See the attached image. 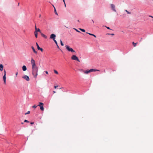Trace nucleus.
Wrapping results in <instances>:
<instances>
[{"label": "nucleus", "instance_id": "obj_17", "mask_svg": "<svg viewBox=\"0 0 153 153\" xmlns=\"http://www.w3.org/2000/svg\"><path fill=\"white\" fill-rule=\"evenodd\" d=\"M43 105H44V104L43 103L40 102H39V105H38V106H39L40 107L42 106H43Z\"/></svg>", "mask_w": 153, "mask_h": 153}, {"label": "nucleus", "instance_id": "obj_16", "mask_svg": "<svg viewBox=\"0 0 153 153\" xmlns=\"http://www.w3.org/2000/svg\"><path fill=\"white\" fill-rule=\"evenodd\" d=\"M86 33L87 34H89L91 36H94V37L95 38L96 37V36L95 35H94V34L90 33H88V32H86Z\"/></svg>", "mask_w": 153, "mask_h": 153}, {"label": "nucleus", "instance_id": "obj_20", "mask_svg": "<svg viewBox=\"0 0 153 153\" xmlns=\"http://www.w3.org/2000/svg\"><path fill=\"white\" fill-rule=\"evenodd\" d=\"M53 7L54 8V12H55V14H56V15H57V12H56V9L54 6L53 5Z\"/></svg>", "mask_w": 153, "mask_h": 153}, {"label": "nucleus", "instance_id": "obj_19", "mask_svg": "<svg viewBox=\"0 0 153 153\" xmlns=\"http://www.w3.org/2000/svg\"><path fill=\"white\" fill-rule=\"evenodd\" d=\"M137 44V43H134V42H132V44L134 47L136 46V45Z\"/></svg>", "mask_w": 153, "mask_h": 153}, {"label": "nucleus", "instance_id": "obj_5", "mask_svg": "<svg viewBox=\"0 0 153 153\" xmlns=\"http://www.w3.org/2000/svg\"><path fill=\"white\" fill-rule=\"evenodd\" d=\"M22 77L27 81H29L30 80L29 76L27 75H25L24 76H22Z\"/></svg>", "mask_w": 153, "mask_h": 153}, {"label": "nucleus", "instance_id": "obj_8", "mask_svg": "<svg viewBox=\"0 0 153 153\" xmlns=\"http://www.w3.org/2000/svg\"><path fill=\"white\" fill-rule=\"evenodd\" d=\"M56 36L55 34H52L50 36V38L54 40L55 39Z\"/></svg>", "mask_w": 153, "mask_h": 153}, {"label": "nucleus", "instance_id": "obj_39", "mask_svg": "<svg viewBox=\"0 0 153 153\" xmlns=\"http://www.w3.org/2000/svg\"><path fill=\"white\" fill-rule=\"evenodd\" d=\"M64 4V6H65V7H66V5L65 3V4Z\"/></svg>", "mask_w": 153, "mask_h": 153}, {"label": "nucleus", "instance_id": "obj_25", "mask_svg": "<svg viewBox=\"0 0 153 153\" xmlns=\"http://www.w3.org/2000/svg\"><path fill=\"white\" fill-rule=\"evenodd\" d=\"M30 111H28L26 113H25V115L27 114H30Z\"/></svg>", "mask_w": 153, "mask_h": 153}, {"label": "nucleus", "instance_id": "obj_33", "mask_svg": "<svg viewBox=\"0 0 153 153\" xmlns=\"http://www.w3.org/2000/svg\"><path fill=\"white\" fill-rule=\"evenodd\" d=\"M45 72L47 74H48V73L47 71H45Z\"/></svg>", "mask_w": 153, "mask_h": 153}, {"label": "nucleus", "instance_id": "obj_6", "mask_svg": "<svg viewBox=\"0 0 153 153\" xmlns=\"http://www.w3.org/2000/svg\"><path fill=\"white\" fill-rule=\"evenodd\" d=\"M36 45L37 48V49L39 50H40L41 52H42L43 51V49L42 48H40L39 46L37 43H36Z\"/></svg>", "mask_w": 153, "mask_h": 153}, {"label": "nucleus", "instance_id": "obj_43", "mask_svg": "<svg viewBox=\"0 0 153 153\" xmlns=\"http://www.w3.org/2000/svg\"><path fill=\"white\" fill-rule=\"evenodd\" d=\"M19 3H18V6H19Z\"/></svg>", "mask_w": 153, "mask_h": 153}, {"label": "nucleus", "instance_id": "obj_2", "mask_svg": "<svg viewBox=\"0 0 153 153\" xmlns=\"http://www.w3.org/2000/svg\"><path fill=\"white\" fill-rule=\"evenodd\" d=\"M65 47L67 50L69 51H70L72 53H76L75 51L72 48H71L68 45H66Z\"/></svg>", "mask_w": 153, "mask_h": 153}, {"label": "nucleus", "instance_id": "obj_36", "mask_svg": "<svg viewBox=\"0 0 153 153\" xmlns=\"http://www.w3.org/2000/svg\"><path fill=\"white\" fill-rule=\"evenodd\" d=\"M106 27L108 29H110V28L109 27Z\"/></svg>", "mask_w": 153, "mask_h": 153}, {"label": "nucleus", "instance_id": "obj_4", "mask_svg": "<svg viewBox=\"0 0 153 153\" xmlns=\"http://www.w3.org/2000/svg\"><path fill=\"white\" fill-rule=\"evenodd\" d=\"M4 75L3 77V80L4 81V84H5L6 83V71L5 70H4Z\"/></svg>", "mask_w": 153, "mask_h": 153}, {"label": "nucleus", "instance_id": "obj_30", "mask_svg": "<svg viewBox=\"0 0 153 153\" xmlns=\"http://www.w3.org/2000/svg\"><path fill=\"white\" fill-rule=\"evenodd\" d=\"M74 30H75L77 32H79V33L80 32V31H79L77 29H76L75 28H74Z\"/></svg>", "mask_w": 153, "mask_h": 153}, {"label": "nucleus", "instance_id": "obj_10", "mask_svg": "<svg viewBox=\"0 0 153 153\" xmlns=\"http://www.w3.org/2000/svg\"><path fill=\"white\" fill-rule=\"evenodd\" d=\"M100 71L98 70L95 69H91L90 70V72H93V71Z\"/></svg>", "mask_w": 153, "mask_h": 153}, {"label": "nucleus", "instance_id": "obj_9", "mask_svg": "<svg viewBox=\"0 0 153 153\" xmlns=\"http://www.w3.org/2000/svg\"><path fill=\"white\" fill-rule=\"evenodd\" d=\"M35 31H36V32H39L40 33H41L40 29H39V28H37L36 25H35Z\"/></svg>", "mask_w": 153, "mask_h": 153}, {"label": "nucleus", "instance_id": "obj_13", "mask_svg": "<svg viewBox=\"0 0 153 153\" xmlns=\"http://www.w3.org/2000/svg\"><path fill=\"white\" fill-rule=\"evenodd\" d=\"M3 69V66L2 64L0 65V71H2Z\"/></svg>", "mask_w": 153, "mask_h": 153}, {"label": "nucleus", "instance_id": "obj_35", "mask_svg": "<svg viewBox=\"0 0 153 153\" xmlns=\"http://www.w3.org/2000/svg\"><path fill=\"white\" fill-rule=\"evenodd\" d=\"M34 123V122H31L30 123V124H33Z\"/></svg>", "mask_w": 153, "mask_h": 153}, {"label": "nucleus", "instance_id": "obj_40", "mask_svg": "<svg viewBox=\"0 0 153 153\" xmlns=\"http://www.w3.org/2000/svg\"><path fill=\"white\" fill-rule=\"evenodd\" d=\"M53 92L54 94L56 93V91H53Z\"/></svg>", "mask_w": 153, "mask_h": 153}, {"label": "nucleus", "instance_id": "obj_18", "mask_svg": "<svg viewBox=\"0 0 153 153\" xmlns=\"http://www.w3.org/2000/svg\"><path fill=\"white\" fill-rule=\"evenodd\" d=\"M34 34H35V36L37 38V35H38V33H37V32H36V31H35Z\"/></svg>", "mask_w": 153, "mask_h": 153}, {"label": "nucleus", "instance_id": "obj_42", "mask_svg": "<svg viewBox=\"0 0 153 153\" xmlns=\"http://www.w3.org/2000/svg\"><path fill=\"white\" fill-rule=\"evenodd\" d=\"M77 21H78V22H79V20H77Z\"/></svg>", "mask_w": 153, "mask_h": 153}, {"label": "nucleus", "instance_id": "obj_31", "mask_svg": "<svg viewBox=\"0 0 153 153\" xmlns=\"http://www.w3.org/2000/svg\"><path fill=\"white\" fill-rule=\"evenodd\" d=\"M110 34V35H111L112 36H114V34L113 33H112V34Z\"/></svg>", "mask_w": 153, "mask_h": 153}, {"label": "nucleus", "instance_id": "obj_32", "mask_svg": "<svg viewBox=\"0 0 153 153\" xmlns=\"http://www.w3.org/2000/svg\"><path fill=\"white\" fill-rule=\"evenodd\" d=\"M18 74V72H16V77L17 76Z\"/></svg>", "mask_w": 153, "mask_h": 153}, {"label": "nucleus", "instance_id": "obj_27", "mask_svg": "<svg viewBox=\"0 0 153 153\" xmlns=\"http://www.w3.org/2000/svg\"><path fill=\"white\" fill-rule=\"evenodd\" d=\"M37 107V106H36V105H34L33 106V108H36Z\"/></svg>", "mask_w": 153, "mask_h": 153}, {"label": "nucleus", "instance_id": "obj_23", "mask_svg": "<svg viewBox=\"0 0 153 153\" xmlns=\"http://www.w3.org/2000/svg\"><path fill=\"white\" fill-rule=\"evenodd\" d=\"M79 29L81 30V31H82L83 32H85V30L84 29H81V28H79Z\"/></svg>", "mask_w": 153, "mask_h": 153}, {"label": "nucleus", "instance_id": "obj_22", "mask_svg": "<svg viewBox=\"0 0 153 153\" xmlns=\"http://www.w3.org/2000/svg\"><path fill=\"white\" fill-rule=\"evenodd\" d=\"M40 109L42 111H43L44 110V108L43 107V106H41V107H40Z\"/></svg>", "mask_w": 153, "mask_h": 153}, {"label": "nucleus", "instance_id": "obj_26", "mask_svg": "<svg viewBox=\"0 0 153 153\" xmlns=\"http://www.w3.org/2000/svg\"><path fill=\"white\" fill-rule=\"evenodd\" d=\"M54 42H55V43L57 45V43L56 41L55 40V39L53 40Z\"/></svg>", "mask_w": 153, "mask_h": 153}, {"label": "nucleus", "instance_id": "obj_7", "mask_svg": "<svg viewBox=\"0 0 153 153\" xmlns=\"http://www.w3.org/2000/svg\"><path fill=\"white\" fill-rule=\"evenodd\" d=\"M111 7L112 9L114 11L116 12V10H115V5L114 4H111Z\"/></svg>", "mask_w": 153, "mask_h": 153}, {"label": "nucleus", "instance_id": "obj_34", "mask_svg": "<svg viewBox=\"0 0 153 153\" xmlns=\"http://www.w3.org/2000/svg\"><path fill=\"white\" fill-rule=\"evenodd\" d=\"M57 87H58V86L57 85V86H54V87L55 88V89Z\"/></svg>", "mask_w": 153, "mask_h": 153}, {"label": "nucleus", "instance_id": "obj_21", "mask_svg": "<svg viewBox=\"0 0 153 153\" xmlns=\"http://www.w3.org/2000/svg\"><path fill=\"white\" fill-rule=\"evenodd\" d=\"M53 71H54V72L56 74H58V72L56 70H53Z\"/></svg>", "mask_w": 153, "mask_h": 153}, {"label": "nucleus", "instance_id": "obj_24", "mask_svg": "<svg viewBox=\"0 0 153 153\" xmlns=\"http://www.w3.org/2000/svg\"><path fill=\"white\" fill-rule=\"evenodd\" d=\"M60 43H61V45L62 46H63L64 45V44L62 42V40H60Z\"/></svg>", "mask_w": 153, "mask_h": 153}, {"label": "nucleus", "instance_id": "obj_37", "mask_svg": "<svg viewBox=\"0 0 153 153\" xmlns=\"http://www.w3.org/2000/svg\"><path fill=\"white\" fill-rule=\"evenodd\" d=\"M149 17H152V18H153V16H149Z\"/></svg>", "mask_w": 153, "mask_h": 153}, {"label": "nucleus", "instance_id": "obj_46", "mask_svg": "<svg viewBox=\"0 0 153 153\" xmlns=\"http://www.w3.org/2000/svg\"><path fill=\"white\" fill-rule=\"evenodd\" d=\"M41 17V15H39V17L40 18Z\"/></svg>", "mask_w": 153, "mask_h": 153}, {"label": "nucleus", "instance_id": "obj_15", "mask_svg": "<svg viewBox=\"0 0 153 153\" xmlns=\"http://www.w3.org/2000/svg\"><path fill=\"white\" fill-rule=\"evenodd\" d=\"M41 35L42 36H43L46 39L47 38V36L42 33H41Z\"/></svg>", "mask_w": 153, "mask_h": 153}, {"label": "nucleus", "instance_id": "obj_28", "mask_svg": "<svg viewBox=\"0 0 153 153\" xmlns=\"http://www.w3.org/2000/svg\"><path fill=\"white\" fill-rule=\"evenodd\" d=\"M125 11L127 12V13H128V14H131V13L128 12V11L127 10H125Z\"/></svg>", "mask_w": 153, "mask_h": 153}, {"label": "nucleus", "instance_id": "obj_11", "mask_svg": "<svg viewBox=\"0 0 153 153\" xmlns=\"http://www.w3.org/2000/svg\"><path fill=\"white\" fill-rule=\"evenodd\" d=\"M31 48L33 50V52H34V53H35L36 54H37V51L35 50L34 48V47L33 46H32L31 47Z\"/></svg>", "mask_w": 153, "mask_h": 153}, {"label": "nucleus", "instance_id": "obj_12", "mask_svg": "<svg viewBox=\"0 0 153 153\" xmlns=\"http://www.w3.org/2000/svg\"><path fill=\"white\" fill-rule=\"evenodd\" d=\"M83 71V72L85 74H87L89 73H90V70L88 71H84L83 70H82Z\"/></svg>", "mask_w": 153, "mask_h": 153}, {"label": "nucleus", "instance_id": "obj_38", "mask_svg": "<svg viewBox=\"0 0 153 153\" xmlns=\"http://www.w3.org/2000/svg\"><path fill=\"white\" fill-rule=\"evenodd\" d=\"M64 4H65V0H62Z\"/></svg>", "mask_w": 153, "mask_h": 153}, {"label": "nucleus", "instance_id": "obj_29", "mask_svg": "<svg viewBox=\"0 0 153 153\" xmlns=\"http://www.w3.org/2000/svg\"><path fill=\"white\" fill-rule=\"evenodd\" d=\"M24 122L29 123V122L26 120H25L24 121Z\"/></svg>", "mask_w": 153, "mask_h": 153}, {"label": "nucleus", "instance_id": "obj_45", "mask_svg": "<svg viewBox=\"0 0 153 153\" xmlns=\"http://www.w3.org/2000/svg\"><path fill=\"white\" fill-rule=\"evenodd\" d=\"M21 124H23V123H21Z\"/></svg>", "mask_w": 153, "mask_h": 153}, {"label": "nucleus", "instance_id": "obj_3", "mask_svg": "<svg viewBox=\"0 0 153 153\" xmlns=\"http://www.w3.org/2000/svg\"><path fill=\"white\" fill-rule=\"evenodd\" d=\"M71 58L72 60H75L79 62H80V61L78 58L75 55H72L71 57Z\"/></svg>", "mask_w": 153, "mask_h": 153}, {"label": "nucleus", "instance_id": "obj_41", "mask_svg": "<svg viewBox=\"0 0 153 153\" xmlns=\"http://www.w3.org/2000/svg\"><path fill=\"white\" fill-rule=\"evenodd\" d=\"M57 45V48H59V46H58V45Z\"/></svg>", "mask_w": 153, "mask_h": 153}, {"label": "nucleus", "instance_id": "obj_14", "mask_svg": "<svg viewBox=\"0 0 153 153\" xmlns=\"http://www.w3.org/2000/svg\"><path fill=\"white\" fill-rule=\"evenodd\" d=\"M22 70L24 71L27 70V68L25 65H23L22 67Z\"/></svg>", "mask_w": 153, "mask_h": 153}, {"label": "nucleus", "instance_id": "obj_44", "mask_svg": "<svg viewBox=\"0 0 153 153\" xmlns=\"http://www.w3.org/2000/svg\"><path fill=\"white\" fill-rule=\"evenodd\" d=\"M92 22L94 23V20H92Z\"/></svg>", "mask_w": 153, "mask_h": 153}, {"label": "nucleus", "instance_id": "obj_1", "mask_svg": "<svg viewBox=\"0 0 153 153\" xmlns=\"http://www.w3.org/2000/svg\"><path fill=\"white\" fill-rule=\"evenodd\" d=\"M31 63L32 65V74L34 77L36 78L38 75V68L36 65L35 61L33 58L31 59Z\"/></svg>", "mask_w": 153, "mask_h": 153}]
</instances>
